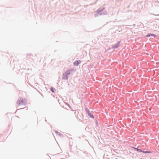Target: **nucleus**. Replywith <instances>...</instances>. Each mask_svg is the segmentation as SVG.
<instances>
[{"instance_id":"nucleus-8","label":"nucleus","mask_w":159,"mask_h":159,"mask_svg":"<svg viewBox=\"0 0 159 159\" xmlns=\"http://www.w3.org/2000/svg\"><path fill=\"white\" fill-rule=\"evenodd\" d=\"M51 90L52 92H54L55 89L54 88L52 87L51 88Z\"/></svg>"},{"instance_id":"nucleus-1","label":"nucleus","mask_w":159,"mask_h":159,"mask_svg":"<svg viewBox=\"0 0 159 159\" xmlns=\"http://www.w3.org/2000/svg\"><path fill=\"white\" fill-rule=\"evenodd\" d=\"M27 100L24 98H20L17 102V104L19 105H25L26 103Z\"/></svg>"},{"instance_id":"nucleus-7","label":"nucleus","mask_w":159,"mask_h":159,"mask_svg":"<svg viewBox=\"0 0 159 159\" xmlns=\"http://www.w3.org/2000/svg\"><path fill=\"white\" fill-rule=\"evenodd\" d=\"M142 152H143L144 153H151V152L150 151H142Z\"/></svg>"},{"instance_id":"nucleus-6","label":"nucleus","mask_w":159,"mask_h":159,"mask_svg":"<svg viewBox=\"0 0 159 159\" xmlns=\"http://www.w3.org/2000/svg\"><path fill=\"white\" fill-rule=\"evenodd\" d=\"M134 148L135 149H136V150L137 151H138L139 152H142V151L140 149H138V148Z\"/></svg>"},{"instance_id":"nucleus-2","label":"nucleus","mask_w":159,"mask_h":159,"mask_svg":"<svg viewBox=\"0 0 159 159\" xmlns=\"http://www.w3.org/2000/svg\"><path fill=\"white\" fill-rule=\"evenodd\" d=\"M72 70H73L72 69L67 70L65 72L64 75H65L67 76L70 73H71Z\"/></svg>"},{"instance_id":"nucleus-3","label":"nucleus","mask_w":159,"mask_h":159,"mask_svg":"<svg viewBox=\"0 0 159 159\" xmlns=\"http://www.w3.org/2000/svg\"><path fill=\"white\" fill-rule=\"evenodd\" d=\"M80 62L81 61L80 60L77 61H76L74 62V64L75 66H78L79 64L80 63Z\"/></svg>"},{"instance_id":"nucleus-5","label":"nucleus","mask_w":159,"mask_h":159,"mask_svg":"<svg viewBox=\"0 0 159 159\" xmlns=\"http://www.w3.org/2000/svg\"><path fill=\"white\" fill-rule=\"evenodd\" d=\"M150 36H153L154 37H155L156 36V35H155V34H149L146 36L148 37H150Z\"/></svg>"},{"instance_id":"nucleus-4","label":"nucleus","mask_w":159,"mask_h":159,"mask_svg":"<svg viewBox=\"0 0 159 159\" xmlns=\"http://www.w3.org/2000/svg\"><path fill=\"white\" fill-rule=\"evenodd\" d=\"M88 112L89 116L90 117H91L92 118H94V116L93 115H92L91 113H90L89 112V110H88Z\"/></svg>"}]
</instances>
